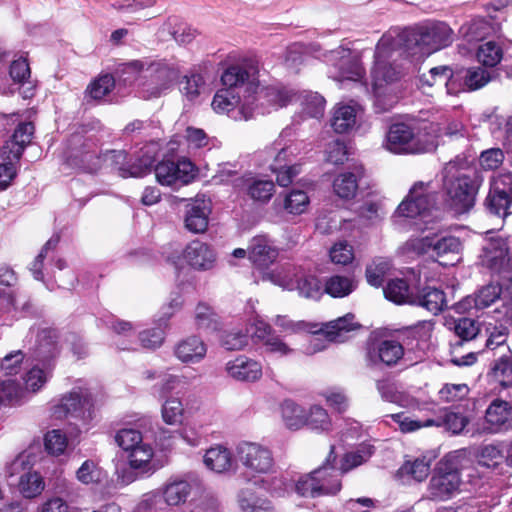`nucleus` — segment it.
I'll use <instances>...</instances> for the list:
<instances>
[{
    "mask_svg": "<svg viewBox=\"0 0 512 512\" xmlns=\"http://www.w3.org/2000/svg\"><path fill=\"white\" fill-rule=\"evenodd\" d=\"M437 192L432 182H416L409 190L408 195L398 205L396 214L407 218H421L428 224L431 218H437L434 212H438L436 208Z\"/></svg>",
    "mask_w": 512,
    "mask_h": 512,
    "instance_id": "obj_4",
    "label": "nucleus"
},
{
    "mask_svg": "<svg viewBox=\"0 0 512 512\" xmlns=\"http://www.w3.org/2000/svg\"><path fill=\"white\" fill-rule=\"evenodd\" d=\"M421 86L432 87L435 85L445 86L446 93L455 95L459 92V86L454 79L453 72L448 66H438L431 68L428 73H424L420 77Z\"/></svg>",
    "mask_w": 512,
    "mask_h": 512,
    "instance_id": "obj_23",
    "label": "nucleus"
},
{
    "mask_svg": "<svg viewBox=\"0 0 512 512\" xmlns=\"http://www.w3.org/2000/svg\"><path fill=\"white\" fill-rule=\"evenodd\" d=\"M494 31L491 23L484 18H475L460 27V34L469 42L484 39Z\"/></svg>",
    "mask_w": 512,
    "mask_h": 512,
    "instance_id": "obj_41",
    "label": "nucleus"
},
{
    "mask_svg": "<svg viewBox=\"0 0 512 512\" xmlns=\"http://www.w3.org/2000/svg\"><path fill=\"white\" fill-rule=\"evenodd\" d=\"M385 147L396 154H422L436 148L432 137L422 133L405 123H395L390 126Z\"/></svg>",
    "mask_w": 512,
    "mask_h": 512,
    "instance_id": "obj_6",
    "label": "nucleus"
},
{
    "mask_svg": "<svg viewBox=\"0 0 512 512\" xmlns=\"http://www.w3.org/2000/svg\"><path fill=\"white\" fill-rule=\"evenodd\" d=\"M512 410L506 401L495 399L486 409L485 431L495 433L500 431L511 417Z\"/></svg>",
    "mask_w": 512,
    "mask_h": 512,
    "instance_id": "obj_28",
    "label": "nucleus"
},
{
    "mask_svg": "<svg viewBox=\"0 0 512 512\" xmlns=\"http://www.w3.org/2000/svg\"><path fill=\"white\" fill-rule=\"evenodd\" d=\"M404 355L402 344L395 340H377L372 342L367 348V359L372 364L383 363L387 366H393Z\"/></svg>",
    "mask_w": 512,
    "mask_h": 512,
    "instance_id": "obj_17",
    "label": "nucleus"
},
{
    "mask_svg": "<svg viewBox=\"0 0 512 512\" xmlns=\"http://www.w3.org/2000/svg\"><path fill=\"white\" fill-rule=\"evenodd\" d=\"M431 250L441 259L440 263L444 265L453 264L460 259L462 243L459 238L454 236L437 237L431 236Z\"/></svg>",
    "mask_w": 512,
    "mask_h": 512,
    "instance_id": "obj_22",
    "label": "nucleus"
},
{
    "mask_svg": "<svg viewBox=\"0 0 512 512\" xmlns=\"http://www.w3.org/2000/svg\"><path fill=\"white\" fill-rule=\"evenodd\" d=\"M35 127L32 122H21L17 125L11 141H7L2 147L4 153L12 154V159H20L24 149L33 138Z\"/></svg>",
    "mask_w": 512,
    "mask_h": 512,
    "instance_id": "obj_25",
    "label": "nucleus"
},
{
    "mask_svg": "<svg viewBox=\"0 0 512 512\" xmlns=\"http://www.w3.org/2000/svg\"><path fill=\"white\" fill-rule=\"evenodd\" d=\"M255 94H257L256 100L259 101L261 105L268 103L276 108L287 105L292 102L296 96V93L278 86L263 87L260 90L258 88ZM254 100L255 98L252 97L251 103Z\"/></svg>",
    "mask_w": 512,
    "mask_h": 512,
    "instance_id": "obj_31",
    "label": "nucleus"
},
{
    "mask_svg": "<svg viewBox=\"0 0 512 512\" xmlns=\"http://www.w3.org/2000/svg\"><path fill=\"white\" fill-rule=\"evenodd\" d=\"M372 453V448L367 445L361 446L356 451L346 453L341 460V473H347L348 471L363 464L369 459Z\"/></svg>",
    "mask_w": 512,
    "mask_h": 512,
    "instance_id": "obj_56",
    "label": "nucleus"
},
{
    "mask_svg": "<svg viewBox=\"0 0 512 512\" xmlns=\"http://www.w3.org/2000/svg\"><path fill=\"white\" fill-rule=\"evenodd\" d=\"M495 380L503 387L512 386V351L503 353L493 367Z\"/></svg>",
    "mask_w": 512,
    "mask_h": 512,
    "instance_id": "obj_51",
    "label": "nucleus"
},
{
    "mask_svg": "<svg viewBox=\"0 0 512 512\" xmlns=\"http://www.w3.org/2000/svg\"><path fill=\"white\" fill-rule=\"evenodd\" d=\"M502 45L496 41H487L479 45L476 57L479 63L485 67H495L503 59Z\"/></svg>",
    "mask_w": 512,
    "mask_h": 512,
    "instance_id": "obj_44",
    "label": "nucleus"
},
{
    "mask_svg": "<svg viewBox=\"0 0 512 512\" xmlns=\"http://www.w3.org/2000/svg\"><path fill=\"white\" fill-rule=\"evenodd\" d=\"M207 353V345L198 336H188L180 340L174 347V355L185 364H195L202 361Z\"/></svg>",
    "mask_w": 512,
    "mask_h": 512,
    "instance_id": "obj_20",
    "label": "nucleus"
},
{
    "mask_svg": "<svg viewBox=\"0 0 512 512\" xmlns=\"http://www.w3.org/2000/svg\"><path fill=\"white\" fill-rule=\"evenodd\" d=\"M239 506L243 512H275L271 502L249 491H243L239 496Z\"/></svg>",
    "mask_w": 512,
    "mask_h": 512,
    "instance_id": "obj_52",
    "label": "nucleus"
},
{
    "mask_svg": "<svg viewBox=\"0 0 512 512\" xmlns=\"http://www.w3.org/2000/svg\"><path fill=\"white\" fill-rule=\"evenodd\" d=\"M221 81L224 88L243 95L244 103L241 113L245 120L250 119L253 116V109L250 107L252 95L259 87L257 68L253 64L230 66L222 74Z\"/></svg>",
    "mask_w": 512,
    "mask_h": 512,
    "instance_id": "obj_7",
    "label": "nucleus"
},
{
    "mask_svg": "<svg viewBox=\"0 0 512 512\" xmlns=\"http://www.w3.org/2000/svg\"><path fill=\"white\" fill-rule=\"evenodd\" d=\"M205 466L217 473H223L231 469L233 459L231 452L221 445L208 449L203 457Z\"/></svg>",
    "mask_w": 512,
    "mask_h": 512,
    "instance_id": "obj_33",
    "label": "nucleus"
},
{
    "mask_svg": "<svg viewBox=\"0 0 512 512\" xmlns=\"http://www.w3.org/2000/svg\"><path fill=\"white\" fill-rule=\"evenodd\" d=\"M400 41L412 54L428 55L453 42V30L444 22H430L405 30Z\"/></svg>",
    "mask_w": 512,
    "mask_h": 512,
    "instance_id": "obj_2",
    "label": "nucleus"
},
{
    "mask_svg": "<svg viewBox=\"0 0 512 512\" xmlns=\"http://www.w3.org/2000/svg\"><path fill=\"white\" fill-rule=\"evenodd\" d=\"M226 371L238 381H256L262 376L261 365L251 359L238 357L226 364Z\"/></svg>",
    "mask_w": 512,
    "mask_h": 512,
    "instance_id": "obj_24",
    "label": "nucleus"
},
{
    "mask_svg": "<svg viewBox=\"0 0 512 512\" xmlns=\"http://www.w3.org/2000/svg\"><path fill=\"white\" fill-rule=\"evenodd\" d=\"M296 283L295 289L305 298L317 299L321 295L320 281L314 275L302 272Z\"/></svg>",
    "mask_w": 512,
    "mask_h": 512,
    "instance_id": "obj_55",
    "label": "nucleus"
},
{
    "mask_svg": "<svg viewBox=\"0 0 512 512\" xmlns=\"http://www.w3.org/2000/svg\"><path fill=\"white\" fill-rule=\"evenodd\" d=\"M105 161L114 162L118 167L119 175L123 178L128 177H142L150 172L156 158L155 146H146L141 150L137 161L128 167L122 166L126 160V153L124 151H110L105 154Z\"/></svg>",
    "mask_w": 512,
    "mask_h": 512,
    "instance_id": "obj_12",
    "label": "nucleus"
},
{
    "mask_svg": "<svg viewBox=\"0 0 512 512\" xmlns=\"http://www.w3.org/2000/svg\"><path fill=\"white\" fill-rule=\"evenodd\" d=\"M357 109L353 105L339 104L333 110L331 126L337 133H346L356 124Z\"/></svg>",
    "mask_w": 512,
    "mask_h": 512,
    "instance_id": "obj_36",
    "label": "nucleus"
},
{
    "mask_svg": "<svg viewBox=\"0 0 512 512\" xmlns=\"http://www.w3.org/2000/svg\"><path fill=\"white\" fill-rule=\"evenodd\" d=\"M483 265L495 271L512 269V258L509 256L508 243L497 239L489 242L483 248L481 255Z\"/></svg>",
    "mask_w": 512,
    "mask_h": 512,
    "instance_id": "obj_18",
    "label": "nucleus"
},
{
    "mask_svg": "<svg viewBox=\"0 0 512 512\" xmlns=\"http://www.w3.org/2000/svg\"><path fill=\"white\" fill-rule=\"evenodd\" d=\"M211 212L209 202L196 200L187 209L185 227L192 233H203L208 227V216Z\"/></svg>",
    "mask_w": 512,
    "mask_h": 512,
    "instance_id": "obj_27",
    "label": "nucleus"
},
{
    "mask_svg": "<svg viewBox=\"0 0 512 512\" xmlns=\"http://www.w3.org/2000/svg\"><path fill=\"white\" fill-rule=\"evenodd\" d=\"M10 477L21 474L18 483L19 490L26 498H33L44 490V481L35 471L30 470V462L24 454L17 456L8 468Z\"/></svg>",
    "mask_w": 512,
    "mask_h": 512,
    "instance_id": "obj_14",
    "label": "nucleus"
},
{
    "mask_svg": "<svg viewBox=\"0 0 512 512\" xmlns=\"http://www.w3.org/2000/svg\"><path fill=\"white\" fill-rule=\"evenodd\" d=\"M243 103L244 98L242 94L232 89L223 88L216 92L211 105L215 112L227 114L238 107V115H233L232 117L236 120H245L241 113Z\"/></svg>",
    "mask_w": 512,
    "mask_h": 512,
    "instance_id": "obj_26",
    "label": "nucleus"
},
{
    "mask_svg": "<svg viewBox=\"0 0 512 512\" xmlns=\"http://www.w3.org/2000/svg\"><path fill=\"white\" fill-rule=\"evenodd\" d=\"M195 324L200 330L215 332L220 327L219 316L210 306L199 303L195 309Z\"/></svg>",
    "mask_w": 512,
    "mask_h": 512,
    "instance_id": "obj_47",
    "label": "nucleus"
},
{
    "mask_svg": "<svg viewBox=\"0 0 512 512\" xmlns=\"http://www.w3.org/2000/svg\"><path fill=\"white\" fill-rule=\"evenodd\" d=\"M185 261L196 270H209L213 268L216 254L206 243L192 241L183 250Z\"/></svg>",
    "mask_w": 512,
    "mask_h": 512,
    "instance_id": "obj_19",
    "label": "nucleus"
},
{
    "mask_svg": "<svg viewBox=\"0 0 512 512\" xmlns=\"http://www.w3.org/2000/svg\"><path fill=\"white\" fill-rule=\"evenodd\" d=\"M278 257V250L265 236L254 237L248 247V258L253 265L265 268Z\"/></svg>",
    "mask_w": 512,
    "mask_h": 512,
    "instance_id": "obj_21",
    "label": "nucleus"
},
{
    "mask_svg": "<svg viewBox=\"0 0 512 512\" xmlns=\"http://www.w3.org/2000/svg\"><path fill=\"white\" fill-rule=\"evenodd\" d=\"M431 236L413 237L405 241L397 249V254L406 260H413L431 250Z\"/></svg>",
    "mask_w": 512,
    "mask_h": 512,
    "instance_id": "obj_38",
    "label": "nucleus"
},
{
    "mask_svg": "<svg viewBox=\"0 0 512 512\" xmlns=\"http://www.w3.org/2000/svg\"><path fill=\"white\" fill-rule=\"evenodd\" d=\"M92 400L89 392L82 388L73 389L60 399L53 407V415L56 418L72 416L75 418H91Z\"/></svg>",
    "mask_w": 512,
    "mask_h": 512,
    "instance_id": "obj_11",
    "label": "nucleus"
},
{
    "mask_svg": "<svg viewBox=\"0 0 512 512\" xmlns=\"http://www.w3.org/2000/svg\"><path fill=\"white\" fill-rule=\"evenodd\" d=\"M157 181L161 185L187 184L195 176L194 165L187 159L177 162L166 160L155 167Z\"/></svg>",
    "mask_w": 512,
    "mask_h": 512,
    "instance_id": "obj_15",
    "label": "nucleus"
},
{
    "mask_svg": "<svg viewBox=\"0 0 512 512\" xmlns=\"http://www.w3.org/2000/svg\"><path fill=\"white\" fill-rule=\"evenodd\" d=\"M511 326L501 322L497 323H488L486 327V347L490 350H494L496 348H501L503 351L508 352L510 350L509 346L506 344L509 329Z\"/></svg>",
    "mask_w": 512,
    "mask_h": 512,
    "instance_id": "obj_42",
    "label": "nucleus"
},
{
    "mask_svg": "<svg viewBox=\"0 0 512 512\" xmlns=\"http://www.w3.org/2000/svg\"><path fill=\"white\" fill-rule=\"evenodd\" d=\"M464 73V86L470 91L484 87L491 80L490 73L481 67L468 68Z\"/></svg>",
    "mask_w": 512,
    "mask_h": 512,
    "instance_id": "obj_57",
    "label": "nucleus"
},
{
    "mask_svg": "<svg viewBox=\"0 0 512 512\" xmlns=\"http://www.w3.org/2000/svg\"><path fill=\"white\" fill-rule=\"evenodd\" d=\"M392 46V37L383 35L376 46L375 64L371 70L375 105L381 111L390 110L399 100L396 89L391 86L401 72L387 61Z\"/></svg>",
    "mask_w": 512,
    "mask_h": 512,
    "instance_id": "obj_1",
    "label": "nucleus"
},
{
    "mask_svg": "<svg viewBox=\"0 0 512 512\" xmlns=\"http://www.w3.org/2000/svg\"><path fill=\"white\" fill-rule=\"evenodd\" d=\"M415 305L422 306L433 314L442 311L446 304L444 292L434 288L426 287L419 295H415Z\"/></svg>",
    "mask_w": 512,
    "mask_h": 512,
    "instance_id": "obj_40",
    "label": "nucleus"
},
{
    "mask_svg": "<svg viewBox=\"0 0 512 512\" xmlns=\"http://www.w3.org/2000/svg\"><path fill=\"white\" fill-rule=\"evenodd\" d=\"M301 271L291 265L276 267L264 274V279L287 290H295L296 280L300 277Z\"/></svg>",
    "mask_w": 512,
    "mask_h": 512,
    "instance_id": "obj_35",
    "label": "nucleus"
},
{
    "mask_svg": "<svg viewBox=\"0 0 512 512\" xmlns=\"http://www.w3.org/2000/svg\"><path fill=\"white\" fill-rule=\"evenodd\" d=\"M153 454V448L149 444L142 442L128 454L131 468L142 473L153 471L151 463Z\"/></svg>",
    "mask_w": 512,
    "mask_h": 512,
    "instance_id": "obj_43",
    "label": "nucleus"
},
{
    "mask_svg": "<svg viewBox=\"0 0 512 512\" xmlns=\"http://www.w3.org/2000/svg\"><path fill=\"white\" fill-rule=\"evenodd\" d=\"M445 201L456 213H464L474 205L477 189L470 177L459 171L454 162L444 168Z\"/></svg>",
    "mask_w": 512,
    "mask_h": 512,
    "instance_id": "obj_3",
    "label": "nucleus"
},
{
    "mask_svg": "<svg viewBox=\"0 0 512 512\" xmlns=\"http://www.w3.org/2000/svg\"><path fill=\"white\" fill-rule=\"evenodd\" d=\"M114 87L115 80L112 75H101L90 82L85 90V95L92 100H101L110 94Z\"/></svg>",
    "mask_w": 512,
    "mask_h": 512,
    "instance_id": "obj_50",
    "label": "nucleus"
},
{
    "mask_svg": "<svg viewBox=\"0 0 512 512\" xmlns=\"http://www.w3.org/2000/svg\"><path fill=\"white\" fill-rule=\"evenodd\" d=\"M327 61L338 70L333 77L339 81L357 80L362 75V68L349 49L339 47L331 51L327 56Z\"/></svg>",
    "mask_w": 512,
    "mask_h": 512,
    "instance_id": "obj_16",
    "label": "nucleus"
},
{
    "mask_svg": "<svg viewBox=\"0 0 512 512\" xmlns=\"http://www.w3.org/2000/svg\"><path fill=\"white\" fill-rule=\"evenodd\" d=\"M180 86V91L190 101L195 100L205 90V82L200 74L185 76Z\"/></svg>",
    "mask_w": 512,
    "mask_h": 512,
    "instance_id": "obj_59",
    "label": "nucleus"
},
{
    "mask_svg": "<svg viewBox=\"0 0 512 512\" xmlns=\"http://www.w3.org/2000/svg\"><path fill=\"white\" fill-rule=\"evenodd\" d=\"M335 458L334 448L331 447L326 463L297 481L296 492L303 497L312 498L339 492L341 489L339 473L331 465V461Z\"/></svg>",
    "mask_w": 512,
    "mask_h": 512,
    "instance_id": "obj_5",
    "label": "nucleus"
},
{
    "mask_svg": "<svg viewBox=\"0 0 512 512\" xmlns=\"http://www.w3.org/2000/svg\"><path fill=\"white\" fill-rule=\"evenodd\" d=\"M501 286L498 284H488L482 287L473 298L477 309H484L493 304L501 296Z\"/></svg>",
    "mask_w": 512,
    "mask_h": 512,
    "instance_id": "obj_63",
    "label": "nucleus"
},
{
    "mask_svg": "<svg viewBox=\"0 0 512 512\" xmlns=\"http://www.w3.org/2000/svg\"><path fill=\"white\" fill-rule=\"evenodd\" d=\"M164 502L168 506L184 504L191 493V485L183 479L174 478L168 480L159 490Z\"/></svg>",
    "mask_w": 512,
    "mask_h": 512,
    "instance_id": "obj_29",
    "label": "nucleus"
},
{
    "mask_svg": "<svg viewBox=\"0 0 512 512\" xmlns=\"http://www.w3.org/2000/svg\"><path fill=\"white\" fill-rule=\"evenodd\" d=\"M23 387L15 380H6L0 383V403L13 404L25 397Z\"/></svg>",
    "mask_w": 512,
    "mask_h": 512,
    "instance_id": "obj_64",
    "label": "nucleus"
},
{
    "mask_svg": "<svg viewBox=\"0 0 512 512\" xmlns=\"http://www.w3.org/2000/svg\"><path fill=\"white\" fill-rule=\"evenodd\" d=\"M309 205V197L302 190L291 191L284 200V209L294 215L302 214Z\"/></svg>",
    "mask_w": 512,
    "mask_h": 512,
    "instance_id": "obj_60",
    "label": "nucleus"
},
{
    "mask_svg": "<svg viewBox=\"0 0 512 512\" xmlns=\"http://www.w3.org/2000/svg\"><path fill=\"white\" fill-rule=\"evenodd\" d=\"M281 413L285 426L291 430H298L307 422V410L291 400L283 402Z\"/></svg>",
    "mask_w": 512,
    "mask_h": 512,
    "instance_id": "obj_39",
    "label": "nucleus"
},
{
    "mask_svg": "<svg viewBox=\"0 0 512 512\" xmlns=\"http://www.w3.org/2000/svg\"><path fill=\"white\" fill-rule=\"evenodd\" d=\"M504 461L501 449L493 444L485 445L480 449L478 463L489 469L498 468Z\"/></svg>",
    "mask_w": 512,
    "mask_h": 512,
    "instance_id": "obj_58",
    "label": "nucleus"
},
{
    "mask_svg": "<svg viewBox=\"0 0 512 512\" xmlns=\"http://www.w3.org/2000/svg\"><path fill=\"white\" fill-rule=\"evenodd\" d=\"M295 101L299 102L302 112L312 118H320L324 114L326 101L317 92L303 91L296 94Z\"/></svg>",
    "mask_w": 512,
    "mask_h": 512,
    "instance_id": "obj_37",
    "label": "nucleus"
},
{
    "mask_svg": "<svg viewBox=\"0 0 512 512\" xmlns=\"http://www.w3.org/2000/svg\"><path fill=\"white\" fill-rule=\"evenodd\" d=\"M67 162L70 166L92 173L100 167L101 159L95 151L77 150L68 156Z\"/></svg>",
    "mask_w": 512,
    "mask_h": 512,
    "instance_id": "obj_48",
    "label": "nucleus"
},
{
    "mask_svg": "<svg viewBox=\"0 0 512 512\" xmlns=\"http://www.w3.org/2000/svg\"><path fill=\"white\" fill-rule=\"evenodd\" d=\"M155 4V0H123L113 4V8L120 14L131 18L135 21H129L128 24H135L137 20H146L152 18L146 12L147 8L152 7Z\"/></svg>",
    "mask_w": 512,
    "mask_h": 512,
    "instance_id": "obj_32",
    "label": "nucleus"
},
{
    "mask_svg": "<svg viewBox=\"0 0 512 512\" xmlns=\"http://www.w3.org/2000/svg\"><path fill=\"white\" fill-rule=\"evenodd\" d=\"M236 459L251 473L266 474L273 471L272 451L259 443L242 442L236 447Z\"/></svg>",
    "mask_w": 512,
    "mask_h": 512,
    "instance_id": "obj_9",
    "label": "nucleus"
},
{
    "mask_svg": "<svg viewBox=\"0 0 512 512\" xmlns=\"http://www.w3.org/2000/svg\"><path fill=\"white\" fill-rule=\"evenodd\" d=\"M0 157L2 159L0 163V190H5L17 175V164L20 159H12V154L4 153L3 148H1Z\"/></svg>",
    "mask_w": 512,
    "mask_h": 512,
    "instance_id": "obj_54",
    "label": "nucleus"
},
{
    "mask_svg": "<svg viewBox=\"0 0 512 512\" xmlns=\"http://www.w3.org/2000/svg\"><path fill=\"white\" fill-rule=\"evenodd\" d=\"M467 423V418L463 415L446 410L439 416L426 419V424L437 427L444 426L454 434L460 433Z\"/></svg>",
    "mask_w": 512,
    "mask_h": 512,
    "instance_id": "obj_45",
    "label": "nucleus"
},
{
    "mask_svg": "<svg viewBox=\"0 0 512 512\" xmlns=\"http://www.w3.org/2000/svg\"><path fill=\"white\" fill-rule=\"evenodd\" d=\"M305 425L312 430L327 432L331 429L332 421L323 407L313 405L307 410V422Z\"/></svg>",
    "mask_w": 512,
    "mask_h": 512,
    "instance_id": "obj_53",
    "label": "nucleus"
},
{
    "mask_svg": "<svg viewBox=\"0 0 512 512\" xmlns=\"http://www.w3.org/2000/svg\"><path fill=\"white\" fill-rule=\"evenodd\" d=\"M462 479L456 456L448 455L439 462L428 484V497L435 501H446L460 491Z\"/></svg>",
    "mask_w": 512,
    "mask_h": 512,
    "instance_id": "obj_8",
    "label": "nucleus"
},
{
    "mask_svg": "<svg viewBox=\"0 0 512 512\" xmlns=\"http://www.w3.org/2000/svg\"><path fill=\"white\" fill-rule=\"evenodd\" d=\"M356 283L351 277L334 275L326 279L324 291L334 298H343L352 293Z\"/></svg>",
    "mask_w": 512,
    "mask_h": 512,
    "instance_id": "obj_46",
    "label": "nucleus"
},
{
    "mask_svg": "<svg viewBox=\"0 0 512 512\" xmlns=\"http://www.w3.org/2000/svg\"><path fill=\"white\" fill-rule=\"evenodd\" d=\"M511 203L512 198L500 193H495V191L492 190H490L485 202L489 212L500 217H506L509 214L508 209Z\"/></svg>",
    "mask_w": 512,
    "mask_h": 512,
    "instance_id": "obj_61",
    "label": "nucleus"
},
{
    "mask_svg": "<svg viewBox=\"0 0 512 512\" xmlns=\"http://www.w3.org/2000/svg\"><path fill=\"white\" fill-rule=\"evenodd\" d=\"M362 176V166H355L353 171L341 173L333 182L334 192L343 199L353 198L358 190V180Z\"/></svg>",
    "mask_w": 512,
    "mask_h": 512,
    "instance_id": "obj_30",
    "label": "nucleus"
},
{
    "mask_svg": "<svg viewBox=\"0 0 512 512\" xmlns=\"http://www.w3.org/2000/svg\"><path fill=\"white\" fill-rule=\"evenodd\" d=\"M385 297L396 304H413L415 293L405 279H392L383 289Z\"/></svg>",
    "mask_w": 512,
    "mask_h": 512,
    "instance_id": "obj_34",
    "label": "nucleus"
},
{
    "mask_svg": "<svg viewBox=\"0 0 512 512\" xmlns=\"http://www.w3.org/2000/svg\"><path fill=\"white\" fill-rule=\"evenodd\" d=\"M49 378L50 373L47 370L39 368L38 366L32 367L22 376V387L25 394L37 393L45 386Z\"/></svg>",
    "mask_w": 512,
    "mask_h": 512,
    "instance_id": "obj_49",
    "label": "nucleus"
},
{
    "mask_svg": "<svg viewBox=\"0 0 512 512\" xmlns=\"http://www.w3.org/2000/svg\"><path fill=\"white\" fill-rule=\"evenodd\" d=\"M360 327V324L355 321V316L352 313H348L343 317L322 324V327L315 333L311 340L314 348L310 352L314 353L324 348L319 345L322 337L329 342H343L349 332L358 330Z\"/></svg>",
    "mask_w": 512,
    "mask_h": 512,
    "instance_id": "obj_13",
    "label": "nucleus"
},
{
    "mask_svg": "<svg viewBox=\"0 0 512 512\" xmlns=\"http://www.w3.org/2000/svg\"><path fill=\"white\" fill-rule=\"evenodd\" d=\"M150 79L143 84L142 93L146 99L164 95L179 77L178 68L165 60H155L149 64Z\"/></svg>",
    "mask_w": 512,
    "mask_h": 512,
    "instance_id": "obj_10",
    "label": "nucleus"
},
{
    "mask_svg": "<svg viewBox=\"0 0 512 512\" xmlns=\"http://www.w3.org/2000/svg\"><path fill=\"white\" fill-rule=\"evenodd\" d=\"M115 441L124 451L130 453L143 442L142 434L133 428H123L115 435Z\"/></svg>",
    "mask_w": 512,
    "mask_h": 512,
    "instance_id": "obj_62",
    "label": "nucleus"
}]
</instances>
